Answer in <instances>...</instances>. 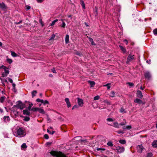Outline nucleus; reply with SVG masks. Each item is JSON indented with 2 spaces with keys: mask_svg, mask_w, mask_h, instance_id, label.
Instances as JSON below:
<instances>
[{
  "mask_svg": "<svg viewBox=\"0 0 157 157\" xmlns=\"http://www.w3.org/2000/svg\"><path fill=\"white\" fill-rule=\"evenodd\" d=\"M26 134L25 128L22 127H19L17 130L16 136L22 137L25 136Z\"/></svg>",
  "mask_w": 157,
  "mask_h": 157,
  "instance_id": "f257e3e1",
  "label": "nucleus"
},
{
  "mask_svg": "<svg viewBox=\"0 0 157 157\" xmlns=\"http://www.w3.org/2000/svg\"><path fill=\"white\" fill-rule=\"evenodd\" d=\"M17 104L14 105V107L22 109L25 107V105L23 104L21 101L17 102Z\"/></svg>",
  "mask_w": 157,
  "mask_h": 157,
  "instance_id": "f03ea898",
  "label": "nucleus"
},
{
  "mask_svg": "<svg viewBox=\"0 0 157 157\" xmlns=\"http://www.w3.org/2000/svg\"><path fill=\"white\" fill-rule=\"evenodd\" d=\"M117 152L119 153H121L123 152L124 150V147L117 146L116 147Z\"/></svg>",
  "mask_w": 157,
  "mask_h": 157,
  "instance_id": "7ed1b4c3",
  "label": "nucleus"
},
{
  "mask_svg": "<svg viewBox=\"0 0 157 157\" xmlns=\"http://www.w3.org/2000/svg\"><path fill=\"white\" fill-rule=\"evenodd\" d=\"M145 78L148 80H150L151 78V75L150 72L147 71L144 73Z\"/></svg>",
  "mask_w": 157,
  "mask_h": 157,
  "instance_id": "20e7f679",
  "label": "nucleus"
},
{
  "mask_svg": "<svg viewBox=\"0 0 157 157\" xmlns=\"http://www.w3.org/2000/svg\"><path fill=\"white\" fill-rule=\"evenodd\" d=\"M134 56L133 55H132L131 54L129 55L127 57L126 62L127 63H128L129 62L131 61L132 60H133L134 59Z\"/></svg>",
  "mask_w": 157,
  "mask_h": 157,
  "instance_id": "39448f33",
  "label": "nucleus"
},
{
  "mask_svg": "<svg viewBox=\"0 0 157 157\" xmlns=\"http://www.w3.org/2000/svg\"><path fill=\"white\" fill-rule=\"evenodd\" d=\"M137 151L139 153H141L144 148L142 144L138 145L137 146Z\"/></svg>",
  "mask_w": 157,
  "mask_h": 157,
  "instance_id": "423d86ee",
  "label": "nucleus"
},
{
  "mask_svg": "<svg viewBox=\"0 0 157 157\" xmlns=\"http://www.w3.org/2000/svg\"><path fill=\"white\" fill-rule=\"evenodd\" d=\"M7 7L5 4L3 2L0 3V8L3 10H5L6 9Z\"/></svg>",
  "mask_w": 157,
  "mask_h": 157,
  "instance_id": "0eeeda50",
  "label": "nucleus"
},
{
  "mask_svg": "<svg viewBox=\"0 0 157 157\" xmlns=\"http://www.w3.org/2000/svg\"><path fill=\"white\" fill-rule=\"evenodd\" d=\"M136 94L137 96L140 98H142L143 97L142 93L140 90L137 91Z\"/></svg>",
  "mask_w": 157,
  "mask_h": 157,
  "instance_id": "6e6552de",
  "label": "nucleus"
},
{
  "mask_svg": "<svg viewBox=\"0 0 157 157\" xmlns=\"http://www.w3.org/2000/svg\"><path fill=\"white\" fill-rule=\"evenodd\" d=\"M1 67L4 70L5 72L6 73L9 74V71L8 69L6 67L3 65L1 66Z\"/></svg>",
  "mask_w": 157,
  "mask_h": 157,
  "instance_id": "1a4fd4ad",
  "label": "nucleus"
},
{
  "mask_svg": "<svg viewBox=\"0 0 157 157\" xmlns=\"http://www.w3.org/2000/svg\"><path fill=\"white\" fill-rule=\"evenodd\" d=\"M23 113L24 115L29 116L30 115V112L27 109H25L23 111Z\"/></svg>",
  "mask_w": 157,
  "mask_h": 157,
  "instance_id": "9d476101",
  "label": "nucleus"
},
{
  "mask_svg": "<svg viewBox=\"0 0 157 157\" xmlns=\"http://www.w3.org/2000/svg\"><path fill=\"white\" fill-rule=\"evenodd\" d=\"M78 104L81 106H82L83 105V101L82 99L79 98H78Z\"/></svg>",
  "mask_w": 157,
  "mask_h": 157,
  "instance_id": "9b49d317",
  "label": "nucleus"
},
{
  "mask_svg": "<svg viewBox=\"0 0 157 157\" xmlns=\"http://www.w3.org/2000/svg\"><path fill=\"white\" fill-rule=\"evenodd\" d=\"M134 102L135 103H137L139 104H141L142 103V101L138 98H136L134 100Z\"/></svg>",
  "mask_w": 157,
  "mask_h": 157,
  "instance_id": "f8f14e48",
  "label": "nucleus"
},
{
  "mask_svg": "<svg viewBox=\"0 0 157 157\" xmlns=\"http://www.w3.org/2000/svg\"><path fill=\"white\" fill-rule=\"evenodd\" d=\"M152 146L155 148H157V140H154L152 143Z\"/></svg>",
  "mask_w": 157,
  "mask_h": 157,
  "instance_id": "ddd939ff",
  "label": "nucleus"
},
{
  "mask_svg": "<svg viewBox=\"0 0 157 157\" xmlns=\"http://www.w3.org/2000/svg\"><path fill=\"white\" fill-rule=\"evenodd\" d=\"M89 41L91 42L92 45H96L95 43L94 42L93 39L91 37H89L88 38Z\"/></svg>",
  "mask_w": 157,
  "mask_h": 157,
  "instance_id": "4468645a",
  "label": "nucleus"
},
{
  "mask_svg": "<svg viewBox=\"0 0 157 157\" xmlns=\"http://www.w3.org/2000/svg\"><path fill=\"white\" fill-rule=\"evenodd\" d=\"M81 5L82 6V7L84 9H85V6L84 2L83 0H81Z\"/></svg>",
  "mask_w": 157,
  "mask_h": 157,
  "instance_id": "2eb2a0df",
  "label": "nucleus"
},
{
  "mask_svg": "<svg viewBox=\"0 0 157 157\" xmlns=\"http://www.w3.org/2000/svg\"><path fill=\"white\" fill-rule=\"evenodd\" d=\"M88 82L90 83L91 87H93L95 85V83L94 81H89Z\"/></svg>",
  "mask_w": 157,
  "mask_h": 157,
  "instance_id": "dca6fc26",
  "label": "nucleus"
},
{
  "mask_svg": "<svg viewBox=\"0 0 157 157\" xmlns=\"http://www.w3.org/2000/svg\"><path fill=\"white\" fill-rule=\"evenodd\" d=\"M69 36L68 35H67L65 37V42L66 44L69 43Z\"/></svg>",
  "mask_w": 157,
  "mask_h": 157,
  "instance_id": "f3484780",
  "label": "nucleus"
},
{
  "mask_svg": "<svg viewBox=\"0 0 157 157\" xmlns=\"http://www.w3.org/2000/svg\"><path fill=\"white\" fill-rule=\"evenodd\" d=\"M3 119L5 121H9L10 120V118L8 116H5L3 117Z\"/></svg>",
  "mask_w": 157,
  "mask_h": 157,
  "instance_id": "a211bd4d",
  "label": "nucleus"
},
{
  "mask_svg": "<svg viewBox=\"0 0 157 157\" xmlns=\"http://www.w3.org/2000/svg\"><path fill=\"white\" fill-rule=\"evenodd\" d=\"M119 48H120L121 50L124 52L125 53L126 52V50L122 46L119 45Z\"/></svg>",
  "mask_w": 157,
  "mask_h": 157,
  "instance_id": "6ab92c4d",
  "label": "nucleus"
},
{
  "mask_svg": "<svg viewBox=\"0 0 157 157\" xmlns=\"http://www.w3.org/2000/svg\"><path fill=\"white\" fill-rule=\"evenodd\" d=\"M37 111H38L40 113L42 114H44L45 113V112L44 111V110L41 109V108H38V110Z\"/></svg>",
  "mask_w": 157,
  "mask_h": 157,
  "instance_id": "aec40b11",
  "label": "nucleus"
},
{
  "mask_svg": "<svg viewBox=\"0 0 157 157\" xmlns=\"http://www.w3.org/2000/svg\"><path fill=\"white\" fill-rule=\"evenodd\" d=\"M113 126L115 127V128H119V125H118V123L117 122H114L113 123Z\"/></svg>",
  "mask_w": 157,
  "mask_h": 157,
  "instance_id": "412c9836",
  "label": "nucleus"
},
{
  "mask_svg": "<svg viewBox=\"0 0 157 157\" xmlns=\"http://www.w3.org/2000/svg\"><path fill=\"white\" fill-rule=\"evenodd\" d=\"M119 142L122 144H125L126 143V141L124 140H119Z\"/></svg>",
  "mask_w": 157,
  "mask_h": 157,
  "instance_id": "4be33fe9",
  "label": "nucleus"
},
{
  "mask_svg": "<svg viewBox=\"0 0 157 157\" xmlns=\"http://www.w3.org/2000/svg\"><path fill=\"white\" fill-rule=\"evenodd\" d=\"M107 145L110 147H112L113 146V144L112 142L109 141L107 143Z\"/></svg>",
  "mask_w": 157,
  "mask_h": 157,
  "instance_id": "5701e85b",
  "label": "nucleus"
},
{
  "mask_svg": "<svg viewBox=\"0 0 157 157\" xmlns=\"http://www.w3.org/2000/svg\"><path fill=\"white\" fill-rule=\"evenodd\" d=\"M115 93L113 91H112L110 92V96L111 97L113 98L115 97Z\"/></svg>",
  "mask_w": 157,
  "mask_h": 157,
  "instance_id": "b1692460",
  "label": "nucleus"
},
{
  "mask_svg": "<svg viewBox=\"0 0 157 157\" xmlns=\"http://www.w3.org/2000/svg\"><path fill=\"white\" fill-rule=\"evenodd\" d=\"M6 97L5 96H2L0 98V101L1 103H3Z\"/></svg>",
  "mask_w": 157,
  "mask_h": 157,
  "instance_id": "393cba45",
  "label": "nucleus"
},
{
  "mask_svg": "<svg viewBox=\"0 0 157 157\" xmlns=\"http://www.w3.org/2000/svg\"><path fill=\"white\" fill-rule=\"evenodd\" d=\"M11 55L13 57H16L17 56V55L16 53H15V52H12V51L11 52Z\"/></svg>",
  "mask_w": 157,
  "mask_h": 157,
  "instance_id": "a878e982",
  "label": "nucleus"
},
{
  "mask_svg": "<svg viewBox=\"0 0 157 157\" xmlns=\"http://www.w3.org/2000/svg\"><path fill=\"white\" fill-rule=\"evenodd\" d=\"M37 93V91L36 90H33L32 92V98H33L35 96L36 94Z\"/></svg>",
  "mask_w": 157,
  "mask_h": 157,
  "instance_id": "bb28decb",
  "label": "nucleus"
},
{
  "mask_svg": "<svg viewBox=\"0 0 157 157\" xmlns=\"http://www.w3.org/2000/svg\"><path fill=\"white\" fill-rule=\"evenodd\" d=\"M22 148H26L27 147V146L25 143H23L21 146Z\"/></svg>",
  "mask_w": 157,
  "mask_h": 157,
  "instance_id": "cd10ccee",
  "label": "nucleus"
},
{
  "mask_svg": "<svg viewBox=\"0 0 157 157\" xmlns=\"http://www.w3.org/2000/svg\"><path fill=\"white\" fill-rule=\"evenodd\" d=\"M120 112L121 113H126V112L125 111L123 107H122L121 108V109H120Z\"/></svg>",
  "mask_w": 157,
  "mask_h": 157,
  "instance_id": "c85d7f7f",
  "label": "nucleus"
},
{
  "mask_svg": "<svg viewBox=\"0 0 157 157\" xmlns=\"http://www.w3.org/2000/svg\"><path fill=\"white\" fill-rule=\"evenodd\" d=\"M56 35L55 34L52 35L51 37L49 39V40H51L54 39V38L55 37Z\"/></svg>",
  "mask_w": 157,
  "mask_h": 157,
  "instance_id": "c756f323",
  "label": "nucleus"
},
{
  "mask_svg": "<svg viewBox=\"0 0 157 157\" xmlns=\"http://www.w3.org/2000/svg\"><path fill=\"white\" fill-rule=\"evenodd\" d=\"M33 105V104L32 103H30L29 104V105L28 107V109L29 110L31 111V107Z\"/></svg>",
  "mask_w": 157,
  "mask_h": 157,
  "instance_id": "7c9ffc66",
  "label": "nucleus"
},
{
  "mask_svg": "<svg viewBox=\"0 0 157 157\" xmlns=\"http://www.w3.org/2000/svg\"><path fill=\"white\" fill-rule=\"evenodd\" d=\"M110 83H107V84L104 85V86H107V89H109L110 88Z\"/></svg>",
  "mask_w": 157,
  "mask_h": 157,
  "instance_id": "2f4dec72",
  "label": "nucleus"
},
{
  "mask_svg": "<svg viewBox=\"0 0 157 157\" xmlns=\"http://www.w3.org/2000/svg\"><path fill=\"white\" fill-rule=\"evenodd\" d=\"M8 74L6 73L5 72H3L2 74V77H6Z\"/></svg>",
  "mask_w": 157,
  "mask_h": 157,
  "instance_id": "473e14b6",
  "label": "nucleus"
},
{
  "mask_svg": "<svg viewBox=\"0 0 157 157\" xmlns=\"http://www.w3.org/2000/svg\"><path fill=\"white\" fill-rule=\"evenodd\" d=\"M36 101L38 102L43 103L44 102V100L42 99H40L39 98H37L36 100Z\"/></svg>",
  "mask_w": 157,
  "mask_h": 157,
  "instance_id": "72a5a7b5",
  "label": "nucleus"
},
{
  "mask_svg": "<svg viewBox=\"0 0 157 157\" xmlns=\"http://www.w3.org/2000/svg\"><path fill=\"white\" fill-rule=\"evenodd\" d=\"M30 119V118L29 117H25L24 120L25 121H29Z\"/></svg>",
  "mask_w": 157,
  "mask_h": 157,
  "instance_id": "f704fd0d",
  "label": "nucleus"
},
{
  "mask_svg": "<svg viewBox=\"0 0 157 157\" xmlns=\"http://www.w3.org/2000/svg\"><path fill=\"white\" fill-rule=\"evenodd\" d=\"M57 21H58L57 19H56V20L53 21L52 22V24L51 25V26H52L54 25H55V23Z\"/></svg>",
  "mask_w": 157,
  "mask_h": 157,
  "instance_id": "c9c22d12",
  "label": "nucleus"
},
{
  "mask_svg": "<svg viewBox=\"0 0 157 157\" xmlns=\"http://www.w3.org/2000/svg\"><path fill=\"white\" fill-rule=\"evenodd\" d=\"M99 98L100 97L99 96L97 95L94 97V100H98L99 99Z\"/></svg>",
  "mask_w": 157,
  "mask_h": 157,
  "instance_id": "e433bc0d",
  "label": "nucleus"
},
{
  "mask_svg": "<svg viewBox=\"0 0 157 157\" xmlns=\"http://www.w3.org/2000/svg\"><path fill=\"white\" fill-rule=\"evenodd\" d=\"M38 109V108H36V107H33L31 109V111H37Z\"/></svg>",
  "mask_w": 157,
  "mask_h": 157,
  "instance_id": "4c0bfd02",
  "label": "nucleus"
},
{
  "mask_svg": "<svg viewBox=\"0 0 157 157\" xmlns=\"http://www.w3.org/2000/svg\"><path fill=\"white\" fill-rule=\"evenodd\" d=\"M61 20L63 21L62 24L61 26V27L62 28H64L65 27L66 24H65V23L63 21V19H62Z\"/></svg>",
  "mask_w": 157,
  "mask_h": 157,
  "instance_id": "58836bf2",
  "label": "nucleus"
},
{
  "mask_svg": "<svg viewBox=\"0 0 157 157\" xmlns=\"http://www.w3.org/2000/svg\"><path fill=\"white\" fill-rule=\"evenodd\" d=\"M47 132L48 133H49L50 134H52V135L55 132V131H52V132H50V131H49V130H48V129L47 130Z\"/></svg>",
  "mask_w": 157,
  "mask_h": 157,
  "instance_id": "ea45409f",
  "label": "nucleus"
},
{
  "mask_svg": "<svg viewBox=\"0 0 157 157\" xmlns=\"http://www.w3.org/2000/svg\"><path fill=\"white\" fill-rule=\"evenodd\" d=\"M116 132L119 134H123L124 133V132L121 130L117 131Z\"/></svg>",
  "mask_w": 157,
  "mask_h": 157,
  "instance_id": "a19ab883",
  "label": "nucleus"
},
{
  "mask_svg": "<svg viewBox=\"0 0 157 157\" xmlns=\"http://www.w3.org/2000/svg\"><path fill=\"white\" fill-rule=\"evenodd\" d=\"M7 61L9 64H11L12 62V60L10 59H8Z\"/></svg>",
  "mask_w": 157,
  "mask_h": 157,
  "instance_id": "79ce46f5",
  "label": "nucleus"
},
{
  "mask_svg": "<svg viewBox=\"0 0 157 157\" xmlns=\"http://www.w3.org/2000/svg\"><path fill=\"white\" fill-rule=\"evenodd\" d=\"M106 120L110 122L113 121V119L112 118H107Z\"/></svg>",
  "mask_w": 157,
  "mask_h": 157,
  "instance_id": "37998d69",
  "label": "nucleus"
},
{
  "mask_svg": "<svg viewBox=\"0 0 157 157\" xmlns=\"http://www.w3.org/2000/svg\"><path fill=\"white\" fill-rule=\"evenodd\" d=\"M152 154L151 153H148L147 155V157H152Z\"/></svg>",
  "mask_w": 157,
  "mask_h": 157,
  "instance_id": "c03bdc74",
  "label": "nucleus"
},
{
  "mask_svg": "<svg viewBox=\"0 0 157 157\" xmlns=\"http://www.w3.org/2000/svg\"><path fill=\"white\" fill-rule=\"evenodd\" d=\"M44 137L46 139H48L49 138L48 136V134H45L44 135Z\"/></svg>",
  "mask_w": 157,
  "mask_h": 157,
  "instance_id": "a18cd8bd",
  "label": "nucleus"
},
{
  "mask_svg": "<svg viewBox=\"0 0 157 157\" xmlns=\"http://www.w3.org/2000/svg\"><path fill=\"white\" fill-rule=\"evenodd\" d=\"M153 32L155 35H157V29H155L153 31Z\"/></svg>",
  "mask_w": 157,
  "mask_h": 157,
  "instance_id": "49530a36",
  "label": "nucleus"
},
{
  "mask_svg": "<svg viewBox=\"0 0 157 157\" xmlns=\"http://www.w3.org/2000/svg\"><path fill=\"white\" fill-rule=\"evenodd\" d=\"M42 103H43L44 105H45L46 104H48L49 102L47 100H45L44 101V102Z\"/></svg>",
  "mask_w": 157,
  "mask_h": 157,
  "instance_id": "de8ad7c7",
  "label": "nucleus"
},
{
  "mask_svg": "<svg viewBox=\"0 0 157 157\" xmlns=\"http://www.w3.org/2000/svg\"><path fill=\"white\" fill-rule=\"evenodd\" d=\"M66 103H67V107L68 108H69L71 106V103H70V101H69L68 102H67Z\"/></svg>",
  "mask_w": 157,
  "mask_h": 157,
  "instance_id": "09e8293b",
  "label": "nucleus"
},
{
  "mask_svg": "<svg viewBox=\"0 0 157 157\" xmlns=\"http://www.w3.org/2000/svg\"><path fill=\"white\" fill-rule=\"evenodd\" d=\"M76 54L80 56L82 55V54L81 53L78 52H76Z\"/></svg>",
  "mask_w": 157,
  "mask_h": 157,
  "instance_id": "8fccbe9b",
  "label": "nucleus"
},
{
  "mask_svg": "<svg viewBox=\"0 0 157 157\" xmlns=\"http://www.w3.org/2000/svg\"><path fill=\"white\" fill-rule=\"evenodd\" d=\"M52 72L54 73H56V70H55V68H52Z\"/></svg>",
  "mask_w": 157,
  "mask_h": 157,
  "instance_id": "3c124183",
  "label": "nucleus"
},
{
  "mask_svg": "<svg viewBox=\"0 0 157 157\" xmlns=\"http://www.w3.org/2000/svg\"><path fill=\"white\" fill-rule=\"evenodd\" d=\"M8 80L11 83H13V80L11 78H8Z\"/></svg>",
  "mask_w": 157,
  "mask_h": 157,
  "instance_id": "603ef678",
  "label": "nucleus"
},
{
  "mask_svg": "<svg viewBox=\"0 0 157 157\" xmlns=\"http://www.w3.org/2000/svg\"><path fill=\"white\" fill-rule=\"evenodd\" d=\"M65 101L67 103V102H68L69 101V100L68 98H67L65 99Z\"/></svg>",
  "mask_w": 157,
  "mask_h": 157,
  "instance_id": "864d4df0",
  "label": "nucleus"
},
{
  "mask_svg": "<svg viewBox=\"0 0 157 157\" xmlns=\"http://www.w3.org/2000/svg\"><path fill=\"white\" fill-rule=\"evenodd\" d=\"M127 83L128 84V85L130 86H133V84L132 83L129 82H128Z\"/></svg>",
  "mask_w": 157,
  "mask_h": 157,
  "instance_id": "5fc2aeb1",
  "label": "nucleus"
},
{
  "mask_svg": "<svg viewBox=\"0 0 157 157\" xmlns=\"http://www.w3.org/2000/svg\"><path fill=\"white\" fill-rule=\"evenodd\" d=\"M126 129H131L132 128V127L131 125H128L126 126Z\"/></svg>",
  "mask_w": 157,
  "mask_h": 157,
  "instance_id": "6e6d98bb",
  "label": "nucleus"
},
{
  "mask_svg": "<svg viewBox=\"0 0 157 157\" xmlns=\"http://www.w3.org/2000/svg\"><path fill=\"white\" fill-rule=\"evenodd\" d=\"M26 9L27 10H29L31 8L30 6H26Z\"/></svg>",
  "mask_w": 157,
  "mask_h": 157,
  "instance_id": "4d7b16f0",
  "label": "nucleus"
},
{
  "mask_svg": "<svg viewBox=\"0 0 157 157\" xmlns=\"http://www.w3.org/2000/svg\"><path fill=\"white\" fill-rule=\"evenodd\" d=\"M102 150L103 151H104L105 149H102V148H97V150L98 151H100L101 150Z\"/></svg>",
  "mask_w": 157,
  "mask_h": 157,
  "instance_id": "13d9d810",
  "label": "nucleus"
},
{
  "mask_svg": "<svg viewBox=\"0 0 157 157\" xmlns=\"http://www.w3.org/2000/svg\"><path fill=\"white\" fill-rule=\"evenodd\" d=\"M36 1L38 3H41L44 0H36Z\"/></svg>",
  "mask_w": 157,
  "mask_h": 157,
  "instance_id": "bf43d9fd",
  "label": "nucleus"
},
{
  "mask_svg": "<svg viewBox=\"0 0 157 157\" xmlns=\"http://www.w3.org/2000/svg\"><path fill=\"white\" fill-rule=\"evenodd\" d=\"M22 22V21H20L19 22H15V24H16V25H18V24H19L21 23Z\"/></svg>",
  "mask_w": 157,
  "mask_h": 157,
  "instance_id": "052dcab7",
  "label": "nucleus"
},
{
  "mask_svg": "<svg viewBox=\"0 0 157 157\" xmlns=\"http://www.w3.org/2000/svg\"><path fill=\"white\" fill-rule=\"evenodd\" d=\"M125 124V123H124V122H121V123H120L119 124L121 125H123L124 124Z\"/></svg>",
  "mask_w": 157,
  "mask_h": 157,
  "instance_id": "680f3d73",
  "label": "nucleus"
},
{
  "mask_svg": "<svg viewBox=\"0 0 157 157\" xmlns=\"http://www.w3.org/2000/svg\"><path fill=\"white\" fill-rule=\"evenodd\" d=\"M77 105H75L73 107V108H72V109H74L76 108L77 107Z\"/></svg>",
  "mask_w": 157,
  "mask_h": 157,
  "instance_id": "e2e57ef3",
  "label": "nucleus"
},
{
  "mask_svg": "<svg viewBox=\"0 0 157 157\" xmlns=\"http://www.w3.org/2000/svg\"><path fill=\"white\" fill-rule=\"evenodd\" d=\"M124 42L126 43V44H127L128 43V41L126 39L124 40Z\"/></svg>",
  "mask_w": 157,
  "mask_h": 157,
  "instance_id": "0e129e2a",
  "label": "nucleus"
},
{
  "mask_svg": "<svg viewBox=\"0 0 157 157\" xmlns=\"http://www.w3.org/2000/svg\"><path fill=\"white\" fill-rule=\"evenodd\" d=\"M3 112V109H1V108H0V113H2Z\"/></svg>",
  "mask_w": 157,
  "mask_h": 157,
  "instance_id": "69168bd1",
  "label": "nucleus"
},
{
  "mask_svg": "<svg viewBox=\"0 0 157 157\" xmlns=\"http://www.w3.org/2000/svg\"><path fill=\"white\" fill-rule=\"evenodd\" d=\"M140 89L141 90H144V87H143V86H141L140 87Z\"/></svg>",
  "mask_w": 157,
  "mask_h": 157,
  "instance_id": "338daca9",
  "label": "nucleus"
},
{
  "mask_svg": "<svg viewBox=\"0 0 157 157\" xmlns=\"http://www.w3.org/2000/svg\"><path fill=\"white\" fill-rule=\"evenodd\" d=\"M80 141L81 142H84L85 141H86V139H85V140H81Z\"/></svg>",
  "mask_w": 157,
  "mask_h": 157,
  "instance_id": "774afa93",
  "label": "nucleus"
}]
</instances>
